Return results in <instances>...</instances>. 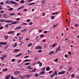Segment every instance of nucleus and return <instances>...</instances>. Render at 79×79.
<instances>
[{"mask_svg": "<svg viewBox=\"0 0 79 79\" xmlns=\"http://www.w3.org/2000/svg\"><path fill=\"white\" fill-rule=\"evenodd\" d=\"M10 4H12V5H18L17 2H14L13 1H10Z\"/></svg>", "mask_w": 79, "mask_h": 79, "instance_id": "f257e3e1", "label": "nucleus"}, {"mask_svg": "<svg viewBox=\"0 0 79 79\" xmlns=\"http://www.w3.org/2000/svg\"><path fill=\"white\" fill-rule=\"evenodd\" d=\"M65 71H62L58 73V74H64V73H65Z\"/></svg>", "mask_w": 79, "mask_h": 79, "instance_id": "f03ea898", "label": "nucleus"}, {"mask_svg": "<svg viewBox=\"0 0 79 79\" xmlns=\"http://www.w3.org/2000/svg\"><path fill=\"white\" fill-rule=\"evenodd\" d=\"M45 71H43L40 72V73L39 74V75L40 76H41V75H42V74H45Z\"/></svg>", "mask_w": 79, "mask_h": 79, "instance_id": "7ed1b4c3", "label": "nucleus"}, {"mask_svg": "<svg viewBox=\"0 0 79 79\" xmlns=\"http://www.w3.org/2000/svg\"><path fill=\"white\" fill-rule=\"evenodd\" d=\"M23 55V54L21 53H20L19 54H18L17 55L15 56V57H19V56H21L22 55Z\"/></svg>", "mask_w": 79, "mask_h": 79, "instance_id": "20e7f679", "label": "nucleus"}, {"mask_svg": "<svg viewBox=\"0 0 79 79\" xmlns=\"http://www.w3.org/2000/svg\"><path fill=\"white\" fill-rule=\"evenodd\" d=\"M3 16L4 18H8V15H7L3 14Z\"/></svg>", "mask_w": 79, "mask_h": 79, "instance_id": "39448f33", "label": "nucleus"}, {"mask_svg": "<svg viewBox=\"0 0 79 79\" xmlns=\"http://www.w3.org/2000/svg\"><path fill=\"white\" fill-rule=\"evenodd\" d=\"M59 49H60V46H59L58 48L56 49V52H58V51H59Z\"/></svg>", "mask_w": 79, "mask_h": 79, "instance_id": "423d86ee", "label": "nucleus"}, {"mask_svg": "<svg viewBox=\"0 0 79 79\" xmlns=\"http://www.w3.org/2000/svg\"><path fill=\"white\" fill-rule=\"evenodd\" d=\"M26 31H27V29L26 28H24L23 30H22L21 31V32H26Z\"/></svg>", "mask_w": 79, "mask_h": 79, "instance_id": "0eeeda50", "label": "nucleus"}, {"mask_svg": "<svg viewBox=\"0 0 79 79\" xmlns=\"http://www.w3.org/2000/svg\"><path fill=\"white\" fill-rule=\"evenodd\" d=\"M24 7V6L19 7V8L17 9V11H19V10H21V9H22V8H23Z\"/></svg>", "mask_w": 79, "mask_h": 79, "instance_id": "6e6552de", "label": "nucleus"}, {"mask_svg": "<svg viewBox=\"0 0 79 79\" xmlns=\"http://www.w3.org/2000/svg\"><path fill=\"white\" fill-rule=\"evenodd\" d=\"M11 22H13V21L11 20L10 21L6 20L5 21V23H11Z\"/></svg>", "mask_w": 79, "mask_h": 79, "instance_id": "1a4fd4ad", "label": "nucleus"}, {"mask_svg": "<svg viewBox=\"0 0 79 79\" xmlns=\"http://www.w3.org/2000/svg\"><path fill=\"white\" fill-rule=\"evenodd\" d=\"M46 70L47 71H50V67H48L46 68Z\"/></svg>", "mask_w": 79, "mask_h": 79, "instance_id": "9d476101", "label": "nucleus"}, {"mask_svg": "<svg viewBox=\"0 0 79 79\" xmlns=\"http://www.w3.org/2000/svg\"><path fill=\"white\" fill-rule=\"evenodd\" d=\"M34 4H35V2L28 4V6H31V5H34Z\"/></svg>", "mask_w": 79, "mask_h": 79, "instance_id": "9b49d317", "label": "nucleus"}, {"mask_svg": "<svg viewBox=\"0 0 79 79\" xmlns=\"http://www.w3.org/2000/svg\"><path fill=\"white\" fill-rule=\"evenodd\" d=\"M20 73V71H16L15 72H14V74H18Z\"/></svg>", "mask_w": 79, "mask_h": 79, "instance_id": "f8f14e48", "label": "nucleus"}, {"mask_svg": "<svg viewBox=\"0 0 79 79\" xmlns=\"http://www.w3.org/2000/svg\"><path fill=\"white\" fill-rule=\"evenodd\" d=\"M26 76H27V78H29V77H30L31 76H32V74L26 75Z\"/></svg>", "mask_w": 79, "mask_h": 79, "instance_id": "ddd939ff", "label": "nucleus"}, {"mask_svg": "<svg viewBox=\"0 0 79 79\" xmlns=\"http://www.w3.org/2000/svg\"><path fill=\"white\" fill-rule=\"evenodd\" d=\"M10 76L11 75H9L7 76H6V79H8L9 78H10Z\"/></svg>", "mask_w": 79, "mask_h": 79, "instance_id": "4468645a", "label": "nucleus"}, {"mask_svg": "<svg viewBox=\"0 0 79 79\" xmlns=\"http://www.w3.org/2000/svg\"><path fill=\"white\" fill-rule=\"evenodd\" d=\"M21 26H19V27H17L15 28V30H17L18 29H21Z\"/></svg>", "mask_w": 79, "mask_h": 79, "instance_id": "2eb2a0df", "label": "nucleus"}, {"mask_svg": "<svg viewBox=\"0 0 79 79\" xmlns=\"http://www.w3.org/2000/svg\"><path fill=\"white\" fill-rule=\"evenodd\" d=\"M7 71H8V69L7 68L4 69L2 70V71H3V72H6Z\"/></svg>", "mask_w": 79, "mask_h": 79, "instance_id": "dca6fc26", "label": "nucleus"}, {"mask_svg": "<svg viewBox=\"0 0 79 79\" xmlns=\"http://www.w3.org/2000/svg\"><path fill=\"white\" fill-rule=\"evenodd\" d=\"M18 51H20V49H15L14 51V53H16V52H18Z\"/></svg>", "mask_w": 79, "mask_h": 79, "instance_id": "f3484780", "label": "nucleus"}, {"mask_svg": "<svg viewBox=\"0 0 79 79\" xmlns=\"http://www.w3.org/2000/svg\"><path fill=\"white\" fill-rule=\"evenodd\" d=\"M32 45V43H30L28 44V45H27V47H31V46Z\"/></svg>", "mask_w": 79, "mask_h": 79, "instance_id": "a211bd4d", "label": "nucleus"}, {"mask_svg": "<svg viewBox=\"0 0 79 79\" xmlns=\"http://www.w3.org/2000/svg\"><path fill=\"white\" fill-rule=\"evenodd\" d=\"M54 53V52L53 51H52L51 52L49 55H52V54H53V53Z\"/></svg>", "mask_w": 79, "mask_h": 79, "instance_id": "6ab92c4d", "label": "nucleus"}, {"mask_svg": "<svg viewBox=\"0 0 79 79\" xmlns=\"http://www.w3.org/2000/svg\"><path fill=\"white\" fill-rule=\"evenodd\" d=\"M15 14L14 13H11L9 14V16H15Z\"/></svg>", "mask_w": 79, "mask_h": 79, "instance_id": "aec40b11", "label": "nucleus"}, {"mask_svg": "<svg viewBox=\"0 0 79 79\" xmlns=\"http://www.w3.org/2000/svg\"><path fill=\"white\" fill-rule=\"evenodd\" d=\"M29 64H31V63L29 62H27L25 64V66H27V65H29Z\"/></svg>", "mask_w": 79, "mask_h": 79, "instance_id": "412c9836", "label": "nucleus"}, {"mask_svg": "<svg viewBox=\"0 0 79 79\" xmlns=\"http://www.w3.org/2000/svg\"><path fill=\"white\" fill-rule=\"evenodd\" d=\"M15 32L14 31H10V32H8V34H13V33H14Z\"/></svg>", "mask_w": 79, "mask_h": 79, "instance_id": "4be33fe9", "label": "nucleus"}, {"mask_svg": "<svg viewBox=\"0 0 79 79\" xmlns=\"http://www.w3.org/2000/svg\"><path fill=\"white\" fill-rule=\"evenodd\" d=\"M57 45V44H56L55 43V44H53V45H52V47H53V48H54Z\"/></svg>", "mask_w": 79, "mask_h": 79, "instance_id": "5701e85b", "label": "nucleus"}, {"mask_svg": "<svg viewBox=\"0 0 79 79\" xmlns=\"http://www.w3.org/2000/svg\"><path fill=\"white\" fill-rule=\"evenodd\" d=\"M27 23H22L21 25L22 26H23V25H27Z\"/></svg>", "mask_w": 79, "mask_h": 79, "instance_id": "b1692460", "label": "nucleus"}, {"mask_svg": "<svg viewBox=\"0 0 79 79\" xmlns=\"http://www.w3.org/2000/svg\"><path fill=\"white\" fill-rule=\"evenodd\" d=\"M1 22H5L6 21V20L5 19H1L0 20Z\"/></svg>", "mask_w": 79, "mask_h": 79, "instance_id": "393cba45", "label": "nucleus"}, {"mask_svg": "<svg viewBox=\"0 0 79 79\" xmlns=\"http://www.w3.org/2000/svg\"><path fill=\"white\" fill-rule=\"evenodd\" d=\"M31 60L27 59L24 61L25 62H27V61H30Z\"/></svg>", "mask_w": 79, "mask_h": 79, "instance_id": "a878e982", "label": "nucleus"}, {"mask_svg": "<svg viewBox=\"0 0 79 79\" xmlns=\"http://www.w3.org/2000/svg\"><path fill=\"white\" fill-rule=\"evenodd\" d=\"M72 67L71 66L70 67H69V71H71V69H72Z\"/></svg>", "mask_w": 79, "mask_h": 79, "instance_id": "bb28decb", "label": "nucleus"}, {"mask_svg": "<svg viewBox=\"0 0 79 79\" xmlns=\"http://www.w3.org/2000/svg\"><path fill=\"white\" fill-rule=\"evenodd\" d=\"M38 76H39V74H38V73H36L35 75V77H38Z\"/></svg>", "mask_w": 79, "mask_h": 79, "instance_id": "cd10ccee", "label": "nucleus"}, {"mask_svg": "<svg viewBox=\"0 0 79 79\" xmlns=\"http://www.w3.org/2000/svg\"><path fill=\"white\" fill-rule=\"evenodd\" d=\"M18 22V21H16L15 22H13L11 23V24H15L16 23Z\"/></svg>", "mask_w": 79, "mask_h": 79, "instance_id": "c85d7f7f", "label": "nucleus"}, {"mask_svg": "<svg viewBox=\"0 0 79 79\" xmlns=\"http://www.w3.org/2000/svg\"><path fill=\"white\" fill-rule=\"evenodd\" d=\"M45 67H44L43 68H42L41 69V71H44V70H45Z\"/></svg>", "mask_w": 79, "mask_h": 79, "instance_id": "c756f323", "label": "nucleus"}, {"mask_svg": "<svg viewBox=\"0 0 79 79\" xmlns=\"http://www.w3.org/2000/svg\"><path fill=\"white\" fill-rule=\"evenodd\" d=\"M57 25H58V24H56L54 25L52 27L53 29H54V27H56V26H57Z\"/></svg>", "mask_w": 79, "mask_h": 79, "instance_id": "7c9ffc66", "label": "nucleus"}, {"mask_svg": "<svg viewBox=\"0 0 79 79\" xmlns=\"http://www.w3.org/2000/svg\"><path fill=\"white\" fill-rule=\"evenodd\" d=\"M35 71H36V69H34L31 71V72H35Z\"/></svg>", "mask_w": 79, "mask_h": 79, "instance_id": "2f4dec72", "label": "nucleus"}, {"mask_svg": "<svg viewBox=\"0 0 79 79\" xmlns=\"http://www.w3.org/2000/svg\"><path fill=\"white\" fill-rule=\"evenodd\" d=\"M14 46V47H16L17 46V43H15Z\"/></svg>", "mask_w": 79, "mask_h": 79, "instance_id": "473e14b6", "label": "nucleus"}, {"mask_svg": "<svg viewBox=\"0 0 79 79\" xmlns=\"http://www.w3.org/2000/svg\"><path fill=\"white\" fill-rule=\"evenodd\" d=\"M6 3H8V4H10V2H9V0L6 1Z\"/></svg>", "mask_w": 79, "mask_h": 79, "instance_id": "72a5a7b5", "label": "nucleus"}, {"mask_svg": "<svg viewBox=\"0 0 79 79\" xmlns=\"http://www.w3.org/2000/svg\"><path fill=\"white\" fill-rule=\"evenodd\" d=\"M20 3H24L25 2H24V1H23V0H21L20 1Z\"/></svg>", "mask_w": 79, "mask_h": 79, "instance_id": "f704fd0d", "label": "nucleus"}, {"mask_svg": "<svg viewBox=\"0 0 79 79\" xmlns=\"http://www.w3.org/2000/svg\"><path fill=\"white\" fill-rule=\"evenodd\" d=\"M41 3L42 4H44V3H45V1L44 0H42L41 1Z\"/></svg>", "mask_w": 79, "mask_h": 79, "instance_id": "c9c22d12", "label": "nucleus"}, {"mask_svg": "<svg viewBox=\"0 0 79 79\" xmlns=\"http://www.w3.org/2000/svg\"><path fill=\"white\" fill-rule=\"evenodd\" d=\"M8 11H12V10H13V8H10V9L8 10Z\"/></svg>", "mask_w": 79, "mask_h": 79, "instance_id": "e433bc0d", "label": "nucleus"}, {"mask_svg": "<svg viewBox=\"0 0 79 79\" xmlns=\"http://www.w3.org/2000/svg\"><path fill=\"white\" fill-rule=\"evenodd\" d=\"M8 47V45H7L4 47V49H7Z\"/></svg>", "mask_w": 79, "mask_h": 79, "instance_id": "4c0bfd02", "label": "nucleus"}, {"mask_svg": "<svg viewBox=\"0 0 79 79\" xmlns=\"http://www.w3.org/2000/svg\"><path fill=\"white\" fill-rule=\"evenodd\" d=\"M74 26H75V27H78L79 25H78V24H75Z\"/></svg>", "mask_w": 79, "mask_h": 79, "instance_id": "58836bf2", "label": "nucleus"}, {"mask_svg": "<svg viewBox=\"0 0 79 79\" xmlns=\"http://www.w3.org/2000/svg\"><path fill=\"white\" fill-rule=\"evenodd\" d=\"M0 5H3L4 4V2H1L0 3Z\"/></svg>", "mask_w": 79, "mask_h": 79, "instance_id": "ea45409f", "label": "nucleus"}, {"mask_svg": "<svg viewBox=\"0 0 79 79\" xmlns=\"http://www.w3.org/2000/svg\"><path fill=\"white\" fill-rule=\"evenodd\" d=\"M56 73H57V71H56L54 73V74H53V76H55V74H56Z\"/></svg>", "mask_w": 79, "mask_h": 79, "instance_id": "a19ab883", "label": "nucleus"}, {"mask_svg": "<svg viewBox=\"0 0 79 79\" xmlns=\"http://www.w3.org/2000/svg\"><path fill=\"white\" fill-rule=\"evenodd\" d=\"M58 60V59L56 58V60H54V61H55V62H57Z\"/></svg>", "mask_w": 79, "mask_h": 79, "instance_id": "79ce46f5", "label": "nucleus"}, {"mask_svg": "<svg viewBox=\"0 0 79 79\" xmlns=\"http://www.w3.org/2000/svg\"><path fill=\"white\" fill-rule=\"evenodd\" d=\"M44 35L43 34L40 35V37H41V38L43 37H44Z\"/></svg>", "mask_w": 79, "mask_h": 79, "instance_id": "37998d69", "label": "nucleus"}, {"mask_svg": "<svg viewBox=\"0 0 79 79\" xmlns=\"http://www.w3.org/2000/svg\"><path fill=\"white\" fill-rule=\"evenodd\" d=\"M64 56L65 58H68V56L67 54H65L64 55Z\"/></svg>", "mask_w": 79, "mask_h": 79, "instance_id": "c03bdc74", "label": "nucleus"}, {"mask_svg": "<svg viewBox=\"0 0 79 79\" xmlns=\"http://www.w3.org/2000/svg\"><path fill=\"white\" fill-rule=\"evenodd\" d=\"M11 61H12V62H15V59H12L11 60Z\"/></svg>", "mask_w": 79, "mask_h": 79, "instance_id": "a18cd8bd", "label": "nucleus"}, {"mask_svg": "<svg viewBox=\"0 0 79 79\" xmlns=\"http://www.w3.org/2000/svg\"><path fill=\"white\" fill-rule=\"evenodd\" d=\"M51 19H55V16H52V17H51Z\"/></svg>", "mask_w": 79, "mask_h": 79, "instance_id": "49530a36", "label": "nucleus"}, {"mask_svg": "<svg viewBox=\"0 0 79 79\" xmlns=\"http://www.w3.org/2000/svg\"><path fill=\"white\" fill-rule=\"evenodd\" d=\"M71 77L73 78L74 77V74H73L72 75Z\"/></svg>", "mask_w": 79, "mask_h": 79, "instance_id": "de8ad7c7", "label": "nucleus"}, {"mask_svg": "<svg viewBox=\"0 0 79 79\" xmlns=\"http://www.w3.org/2000/svg\"><path fill=\"white\" fill-rule=\"evenodd\" d=\"M42 66V63H40L39 64V66H40V67H41V66Z\"/></svg>", "mask_w": 79, "mask_h": 79, "instance_id": "09e8293b", "label": "nucleus"}, {"mask_svg": "<svg viewBox=\"0 0 79 79\" xmlns=\"http://www.w3.org/2000/svg\"><path fill=\"white\" fill-rule=\"evenodd\" d=\"M27 57L29 58V56H26L24 58H27Z\"/></svg>", "mask_w": 79, "mask_h": 79, "instance_id": "8fccbe9b", "label": "nucleus"}, {"mask_svg": "<svg viewBox=\"0 0 79 79\" xmlns=\"http://www.w3.org/2000/svg\"><path fill=\"white\" fill-rule=\"evenodd\" d=\"M3 26L0 27V29L1 30H2V29H3Z\"/></svg>", "mask_w": 79, "mask_h": 79, "instance_id": "3c124183", "label": "nucleus"}, {"mask_svg": "<svg viewBox=\"0 0 79 79\" xmlns=\"http://www.w3.org/2000/svg\"><path fill=\"white\" fill-rule=\"evenodd\" d=\"M42 50H40L39 51H38L37 52H38L39 53H40L42 52Z\"/></svg>", "mask_w": 79, "mask_h": 79, "instance_id": "603ef678", "label": "nucleus"}, {"mask_svg": "<svg viewBox=\"0 0 79 79\" xmlns=\"http://www.w3.org/2000/svg\"><path fill=\"white\" fill-rule=\"evenodd\" d=\"M23 11H27V9H24L23 10Z\"/></svg>", "mask_w": 79, "mask_h": 79, "instance_id": "864d4df0", "label": "nucleus"}, {"mask_svg": "<svg viewBox=\"0 0 79 79\" xmlns=\"http://www.w3.org/2000/svg\"><path fill=\"white\" fill-rule=\"evenodd\" d=\"M30 68H31V65H29L27 66V68L29 69Z\"/></svg>", "mask_w": 79, "mask_h": 79, "instance_id": "5fc2aeb1", "label": "nucleus"}, {"mask_svg": "<svg viewBox=\"0 0 79 79\" xmlns=\"http://www.w3.org/2000/svg\"><path fill=\"white\" fill-rule=\"evenodd\" d=\"M1 59L2 60H5V59H4V58L2 57H1Z\"/></svg>", "mask_w": 79, "mask_h": 79, "instance_id": "6e6d98bb", "label": "nucleus"}, {"mask_svg": "<svg viewBox=\"0 0 79 79\" xmlns=\"http://www.w3.org/2000/svg\"><path fill=\"white\" fill-rule=\"evenodd\" d=\"M22 15V14H21L20 13H17V15Z\"/></svg>", "mask_w": 79, "mask_h": 79, "instance_id": "4d7b16f0", "label": "nucleus"}, {"mask_svg": "<svg viewBox=\"0 0 79 79\" xmlns=\"http://www.w3.org/2000/svg\"><path fill=\"white\" fill-rule=\"evenodd\" d=\"M5 27L6 28H8V25H5Z\"/></svg>", "mask_w": 79, "mask_h": 79, "instance_id": "13d9d810", "label": "nucleus"}, {"mask_svg": "<svg viewBox=\"0 0 79 79\" xmlns=\"http://www.w3.org/2000/svg\"><path fill=\"white\" fill-rule=\"evenodd\" d=\"M19 35H20V33H17V36H19Z\"/></svg>", "mask_w": 79, "mask_h": 79, "instance_id": "bf43d9fd", "label": "nucleus"}, {"mask_svg": "<svg viewBox=\"0 0 79 79\" xmlns=\"http://www.w3.org/2000/svg\"><path fill=\"white\" fill-rule=\"evenodd\" d=\"M24 78H25V76H23L21 77V79H24Z\"/></svg>", "mask_w": 79, "mask_h": 79, "instance_id": "052dcab7", "label": "nucleus"}, {"mask_svg": "<svg viewBox=\"0 0 79 79\" xmlns=\"http://www.w3.org/2000/svg\"><path fill=\"white\" fill-rule=\"evenodd\" d=\"M39 46H37L35 48V50H37V49H38Z\"/></svg>", "mask_w": 79, "mask_h": 79, "instance_id": "680f3d73", "label": "nucleus"}, {"mask_svg": "<svg viewBox=\"0 0 79 79\" xmlns=\"http://www.w3.org/2000/svg\"><path fill=\"white\" fill-rule=\"evenodd\" d=\"M2 57H3V58H5V57H6V55H3Z\"/></svg>", "mask_w": 79, "mask_h": 79, "instance_id": "e2e57ef3", "label": "nucleus"}, {"mask_svg": "<svg viewBox=\"0 0 79 79\" xmlns=\"http://www.w3.org/2000/svg\"><path fill=\"white\" fill-rule=\"evenodd\" d=\"M4 13V11H2L1 12V11H0V13Z\"/></svg>", "mask_w": 79, "mask_h": 79, "instance_id": "0e129e2a", "label": "nucleus"}, {"mask_svg": "<svg viewBox=\"0 0 79 79\" xmlns=\"http://www.w3.org/2000/svg\"><path fill=\"white\" fill-rule=\"evenodd\" d=\"M20 20V19H19V18H17L16 19V20H17L18 21H19Z\"/></svg>", "mask_w": 79, "mask_h": 79, "instance_id": "69168bd1", "label": "nucleus"}, {"mask_svg": "<svg viewBox=\"0 0 79 79\" xmlns=\"http://www.w3.org/2000/svg\"><path fill=\"white\" fill-rule=\"evenodd\" d=\"M41 48H41V46H38V49H41Z\"/></svg>", "mask_w": 79, "mask_h": 79, "instance_id": "338daca9", "label": "nucleus"}, {"mask_svg": "<svg viewBox=\"0 0 79 79\" xmlns=\"http://www.w3.org/2000/svg\"><path fill=\"white\" fill-rule=\"evenodd\" d=\"M11 79H15V78H14V77L13 76H11Z\"/></svg>", "mask_w": 79, "mask_h": 79, "instance_id": "774afa93", "label": "nucleus"}]
</instances>
